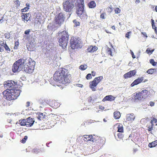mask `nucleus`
Wrapping results in <instances>:
<instances>
[{"label": "nucleus", "mask_w": 157, "mask_h": 157, "mask_svg": "<svg viewBox=\"0 0 157 157\" xmlns=\"http://www.w3.org/2000/svg\"><path fill=\"white\" fill-rule=\"evenodd\" d=\"M68 70L64 68H61L56 71L53 75V79L56 82L57 86L63 87L71 82V79L69 77Z\"/></svg>", "instance_id": "obj_1"}, {"label": "nucleus", "mask_w": 157, "mask_h": 157, "mask_svg": "<svg viewBox=\"0 0 157 157\" xmlns=\"http://www.w3.org/2000/svg\"><path fill=\"white\" fill-rule=\"evenodd\" d=\"M21 92V90L17 88H12L11 89H6L2 93L5 98L8 101H13L17 99Z\"/></svg>", "instance_id": "obj_2"}, {"label": "nucleus", "mask_w": 157, "mask_h": 157, "mask_svg": "<svg viewBox=\"0 0 157 157\" xmlns=\"http://www.w3.org/2000/svg\"><path fill=\"white\" fill-rule=\"evenodd\" d=\"M35 62L30 59H24V71L28 73H32L34 69Z\"/></svg>", "instance_id": "obj_3"}, {"label": "nucleus", "mask_w": 157, "mask_h": 157, "mask_svg": "<svg viewBox=\"0 0 157 157\" xmlns=\"http://www.w3.org/2000/svg\"><path fill=\"white\" fill-rule=\"evenodd\" d=\"M59 36L60 37L59 39V44L63 48H64L67 45L69 36L66 31H63L59 33Z\"/></svg>", "instance_id": "obj_4"}, {"label": "nucleus", "mask_w": 157, "mask_h": 157, "mask_svg": "<svg viewBox=\"0 0 157 157\" xmlns=\"http://www.w3.org/2000/svg\"><path fill=\"white\" fill-rule=\"evenodd\" d=\"M150 92L146 89L143 90L141 92L136 93L134 95V98L135 101H141L147 98Z\"/></svg>", "instance_id": "obj_5"}, {"label": "nucleus", "mask_w": 157, "mask_h": 157, "mask_svg": "<svg viewBox=\"0 0 157 157\" xmlns=\"http://www.w3.org/2000/svg\"><path fill=\"white\" fill-rule=\"evenodd\" d=\"M75 0H67L62 3L63 9L66 12H71L74 7Z\"/></svg>", "instance_id": "obj_6"}, {"label": "nucleus", "mask_w": 157, "mask_h": 157, "mask_svg": "<svg viewBox=\"0 0 157 157\" xmlns=\"http://www.w3.org/2000/svg\"><path fill=\"white\" fill-rule=\"evenodd\" d=\"M24 59H20L16 61L13 64L12 71L13 72H16L21 71L24 65Z\"/></svg>", "instance_id": "obj_7"}, {"label": "nucleus", "mask_w": 157, "mask_h": 157, "mask_svg": "<svg viewBox=\"0 0 157 157\" xmlns=\"http://www.w3.org/2000/svg\"><path fill=\"white\" fill-rule=\"evenodd\" d=\"M71 46L73 49H77L78 48H80L81 42L78 38L75 37H72L70 40Z\"/></svg>", "instance_id": "obj_8"}, {"label": "nucleus", "mask_w": 157, "mask_h": 157, "mask_svg": "<svg viewBox=\"0 0 157 157\" xmlns=\"http://www.w3.org/2000/svg\"><path fill=\"white\" fill-rule=\"evenodd\" d=\"M65 17L64 14L62 12L56 15L54 18L55 24L58 26H60L64 21Z\"/></svg>", "instance_id": "obj_9"}, {"label": "nucleus", "mask_w": 157, "mask_h": 157, "mask_svg": "<svg viewBox=\"0 0 157 157\" xmlns=\"http://www.w3.org/2000/svg\"><path fill=\"white\" fill-rule=\"evenodd\" d=\"M4 86L7 88L6 89H11L12 88H16L17 82L12 80H8L5 82L4 84Z\"/></svg>", "instance_id": "obj_10"}, {"label": "nucleus", "mask_w": 157, "mask_h": 157, "mask_svg": "<svg viewBox=\"0 0 157 157\" xmlns=\"http://www.w3.org/2000/svg\"><path fill=\"white\" fill-rule=\"evenodd\" d=\"M98 83V77H96L92 81L90 82L89 87L93 91L96 90V86Z\"/></svg>", "instance_id": "obj_11"}, {"label": "nucleus", "mask_w": 157, "mask_h": 157, "mask_svg": "<svg viewBox=\"0 0 157 157\" xmlns=\"http://www.w3.org/2000/svg\"><path fill=\"white\" fill-rule=\"evenodd\" d=\"M136 73V70L131 71L125 73L124 75V77L125 79L130 78L134 76Z\"/></svg>", "instance_id": "obj_12"}, {"label": "nucleus", "mask_w": 157, "mask_h": 157, "mask_svg": "<svg viewBox=\"0 0 157 157\" xmlns=\"http://www.w3.org/2000/svg\"><path fill=\"white\" fill-rule=\"evenodd\" d=\"M22 20L25 22H28L29 21H30L31 17V15L30 13H22L21 15Z\"/></svg>", "instance_id": "obj_13"}, {"label": "nucleus", "mask_w": 157, "mask_h": 157, "mask_svg": "<svg viewBox=\"0 0 157 157\" xmlns=\"http://www.w3.org/2000/svg\"><path fill=\"white\" fill-rule=\"evenodd\" d=\"M144 80V77H141L138 78L135 80L131 84L130 86L133 87L136 85H137L143 82Z\"/></svg>", "instance_id": "obj_14"}, {"label": "nucleus", "mask_w": 157, "mask_h": 157, "mask_svg": "<svg viewBox=\"0 0 157 157\" xmlns=\"http://www.w3.org/2000/svg\"><path fill=\"white\" fill-rule=\"evenodd\" d=\"M49 104L51 107L55 109H56L59 106V104L55 100L50 101Z\"/></svg>", "instance_id": "obj_15"}, {"label": "nucleus", "mask_w": 157, "mask_h": 157, "mask_svg": "<svg viewBox=\"0 0 157 157\" xmlns=\"http://www.w3.org/2000/svg\"><path fill=\"white\" fill-rule=\"evenodd\" d=\"M135 118V116L133 113L128 114L126 116V119L127 121L132 122Z\"/></svg>", "instance_id": "obj_16"}, {"label": "nucleus", "mask_w": 157, "mask_h": 157, "mask_svg": "<svg viewBox=\"0 0 157 157\" xmlns=\"http://www.w3.org/2000/svg\"><path fill=\"white\" fill-rule=\"evenodd\" d=\"M26 126L27 127H31L33 125L34 122V121L31 118L29 117L26 120Z\"/></svg>", "instance_id": "obj_17"}, {"label": "nucleus", "mask_w": 157, "mask_h": 157, "mask_svg": "<svg viewBox=\"0 0 157 157\" xmlns=\"http://www.w3.org/2000/svg\"><path fill=\"white\" fill-rule=\"evenodd\" d=\"M78 9L76 11V13L78 15V16H79L83 12L85 11L84 9V5H82L81 6V5H77Z\"/></svg>", "instance_id": "obj_18"}, {"label": "nucleus", "mask_w": 157, "mask_h": 157, "mask_svg": "<svg viewBox=\"0 0 157 157\" xmlns=\"http://www.w3.org/2000/svg\"><path fill=\"white\" fill-rule=\"evenodd\" d=\"M83 140L87 142L89 141H94V139L91 135H84L83 136Z\"/></svg>", "instance_id": "obj_19"}, {"label": "nucleus", "mask_w": 157, "mask_h": 157, "mask_svg": "<svg viewBox=\"0 0 157 157\" xmlns=\"http://www.w3.org/2000/svg\"><path fill=\"white\" fill-rule=\"evenodd\" d=\"M115 98V97H113L112 95H109L106 96L102 100L103 101H112L114 100Z\"/></svg>", "instance_id": "obj_20"}, {"label": "nucleus", "mask_w": 157, "mask_h": 157, "mask_svg": "<svg viewBox=\"0 0 157 157\" xmlns=\"http://www.w3.org/2000/svg\"><path fill=\"white\" fill-rule=\"evenodd\" d=\"M117 132H119L122 133L124 132V128L123 125L121 124H117Z\"/></svg>", "instance_id": "obj_21"}, {"label": "nucleus", "mask_w": 157, "mask_h": 157, "mask_svg": "<svg viewBox=\"0 0 157 157\" xmlns=\"http://www.w3.org/2000/svg\"><path fill=\"white\" fill-rule=\"evenodd\" d=\"M37 118L40 120H41L45 118L46 116L41 113H38L37 114Z\"/></svg>", "instance_id": "obj_22"}, {"label": "nucleus", "mask_w": 157, "mask_h": 157, "mask_svg": "<svg viewBox=\"0 0 157 157\" xmlns=\"http://www.w3.org/2000/svg\"><path fill=\"white\" fill-rule=\"evenodd\" d=\"M97 47L92 46H90L87 49V51L89 52H93L97 50Z\"/></svg>", "instance_id": "obj_23"}, {"label": "nucleus", "mask_w": 157, "mask_h": 157, "mask_svg": "<svg viewBox=\"0 0 157 157\" xmlns=\"http://www.w3.org/2000/svg\"><path fill=\"white\" fill-rule=\"evenodd\" d=\"M105 139L104 137H99V145L103 146L105 142Z\"/></svg>", "instance_id": "obj_24"}, {"label": "nucleus", "mask_w": 157, "mask_h": 157, "mask_svg": "<svg viewBox=\"0 0 157 157\" xmlns=\"http://www.w3.org/2000/svg\"><path fill=\"white\" fill-rule=\"evenodd\" d=\"M88 6L90 8H94L96 6V4L94 1H91L88 3Z\"/></svg>", "instance_id": "obj_25"}, {"label": "nucleus", "mask_w": 157, "mask_h": 157, "mask_svg": "<svg viewBox=\"0 0 157 157\" xmlns=\"http://www.w3.org/2000/svg\"><path fill=\"white\" fill-rule=\"evenodd\" d=\"M113 114L114 118L116 119H119L121 117L120 113L118 111L115 112L113 113Z\"/></svg>", "instance_id": "obj_26"}, {"label": "nucleus", "mask_w": 157, "mask_h": 157, "mask_svg": "<svg viewBox=\"0 0 157 157\" xmlns=\"http://www.w3.org/2000/svg\"><path fill=\"white\" fill-rule=\"evenodd\" d=\"M78 17H79L82 19H84L87 18V16L86 12L85 11H83L80 15H79Z\"/></svg>", "instance_id": "obj_27"}, {"label": "nucleus", "mask_w": 157, "mask_h": 157, "mask_svg": "<svg viewBox=\"0 0 157 157\" xmlns=\"http://www.w3.org/2000/svg\"><path fill=\"white\" fill-rule=\"evenodd\" d=\"M124 135L121 133H118L117 134V137H116V139L117 140L119 141L121 140H122L124 137Z\"/></svg>", "instance_id": "obj_28"}, {"label": "nucleus", "mask_w": 157, "mask_h": 157, "mask_svg": "<svg viewBox=\"0 0 157 157\" xmlns=\"http://www.w3.org/2000/svg\"><path fill=\"white\" fill-rule=\"evenodd\" d=\"M157 145V140H155L151 143H149L148 144V146L150 147H155Z\"/></svg>", "instance_id": "obj_29"}, {"label": "nucleus", "mask_w": 157, "mask_h": 157, "mask_svg": "<svg viewBox=\"0 0 157 157\" xmlns=\"http://www.w3.org/2000/svg\"><path fill=\"white\" fill-rule=\"evenodd\" d=\"M156 71V69L155 68L154 69H148L147 71V73L148 74H152L155 73Z\"/></svg>", "instance_id": "obj_30"}, {"label": "nucleus", "mask_w": 157, "mask_h": 157, "mask_svg": "<svg viewBox=\"0 0 157 157\" xmlns=\"http://www.w3.org/2000/svg\"><path fill=\"white\" fill-rule=\"evenodd\" d=\"M26 120L23 119L22 120H19V121L18 123L21 126H26Z\"/></svg>", "instance_id": "obj_31"}, {"label": "nucleus", "mask_w": 157, "mask_h": 157, "mask_svg": "<svg viewBox=\"0 0 157 157\" xmlns=\"http://www.w3.org/2000/svg\"><path fill=\"white\" fill-rule=\"evenodd\" d=\"M77 5H84V0H77Z\"/></svg>", "instance_id": "obj_32"}, {"label": "nucleus", "mask_w": 157, "mask_h": 157, "mask_svg": "<svg viewBox=\"0 0 157 157\" xmlns=\"http://www.w3.org/2000/svg\"><path fill=\"white\" fill-rule=\"evenodd\" d=\"M151 124L153 125L154 124L157 125V119L155 118H153V119L151 121Z\"/></svg>", "instance_id": "obj_33"}, {"label": "nucleus", "mask_w": 157, "mask_h": 157, "mask_svg": "<svg viewBox=\"0 0 157 157\" xmlns=\"http://www.w3.org/2000/svg\"><path fill=\"white\" fill-rule=\"evenodd\" d=\"M14 3L15 6L17 8L20 6V2L19 0H17L14 1Z\"/></svg>", "instance_id": "obj_34"}, {"label": "nucleus", "mask_w": 157, "mask_h": 157, "mask_svg": "<svg viewBox=\"0 0 157 157\" xmlns=\"http://www.w3.org/2000/svg\"><path fill=\"white\" fill-rule=\"evenodd\" d=\"M87 68V66L86 65H81L79 67V69L83 71L86 69Z\"/></svg>", "instance_id": "obj_35"}, {"label": "nucleus", "mask_w": 157, "mask_h": 157, "mask_svg": "<svg viewBox=\"0 0 157 157\" xmlns=\"http://www.w3.org/2000/svg\"><path fill=\"white\" fill-rule=\"evenodd\" d=\"M4 47L5 48L6 51L8 53H9L10 52V49L7 44L5 45Z\"/></svg>", "instance_id": "obj_36"}, {"label": "nucleus", "mask_w": 157, "mask_h": 157, "mask_svg": "<svg viewBox=\"0 0 157 157\" xmlns=\"http://www.w3.org/2000/svg\"><path fill=\"white\" fill-rule=\"evenodd\" d=\"M150 62L153 66H155L157 64V63L154 61L153 59H151L150 60Z\"/></svg>", "instance_id": "obj_37"}, {"label": "nucleus", "mask_w": 157, "mask_h": 157, "mask_svg": "<svg viewBox=\"0 0 157 157\" xmlns=\"http://www.w3.org/2000/svg\"><path fill=\"white\" fill-rule=\"evenodd\" d=\"M107 52L109 55H110L111 56H113L112 52L110 48L108 47L107 48Z\"/></svg>", "instance_id": "obj_38"}, {"label": "nucleus", "mask_w": 157, "mask_h": 157, "mask_svg": "<svg viewBox=\"0 0 157 157\" xmlns=\"http://www.w3.org/2000/svg\"><path fill=\"white\" fill-rule=\"evenodd\" d=\"M154 49H153L152 50H151L150 48H147L146 50L147 53L149 54H151L152 53V52L154 51Z\"/></svg>", "instance_id": "obj_39"}, {"label": "nucleus", "mask_w": 157, "mask_h": 157, "mask_svg": "<svg viewBox=\"0 0 157 157\" xmlns=\"http://www.w3.org/2000/svg\"><path fill=\"white\" fill-rule=\"evenodd\" d=\"M114 11L116 13L118 14L120 13L121 10L119 8H115L114 9Z\"/></svg>", "instance_id": "obj_40"}, {"label": "nucleus", "mask_w": 157, "mask_h": 157, "mask_svg": "<svg viewBox=\"0 0 157 157\" xmlns=\"http://www.w3.org/2000/svg\"><path fill=\"white\" fill-rule=\"evenodd\" d=\"M10 33H5L4 35V36H5V37L7 39H9L10 37Z\"/></svg>", "instance_id": "obj_41"}, {"label": "nucleus", "mask_w": 157, "mask_h": 157, "mask_svg": "<svg viewBox=\"0 0 157 157\" xmlns=\"http://www.w3.org/2000/svg\"><path fill=\"white\" fill-rule=\"evenodd\" d=\"M40 150L37 148H34L33 150V152L35 153H37L40 152Z\"/></svg>", "instance_id": "obj_42"}, {"label": "nucleus", "mask_w": 157, "mask_h": 157, "mask_svg": "<svg viewBox=\"0 0 157 157\" xmlns=\"http://www.w3.org/2000/svg\"><path fill=\"white\" fill-rule=\"evenodd\" d=\"M27 136H25L24 138L21 140V142L23 143H25L26 142V140H27Z\"/></svg>", "instance_id": "obj_43"}, {"label": "nucleus", "mask_w": 157, "mask_h": 157, "mask_svg": "<svg viewBox=\"0 0 157 157\" xmlns=\"http://www.w3.org/2000/svg\"><path fill=\"white\" fill-rule=\"evenodd\" d=\"M73 22L75 24L76 26H78L80 25V23L79 22L77 21L76 20H73Z\"/></svg>", "instance_id": "obj_44"}, {"label": "nucleus", "mask_w": 157, "mask_h": 157, "mask_svg": "<svg viewBox=\"0 0 157 157\" xmlns=\"http://www.w3.org/2000/svg\"><path fill=\"white\" fill-rule=\"evenodd\" d=\"M152 28L154 29L155 32V34L157 35V27H156V26L154 25H152Z\"/></svg>", "instance_id": "obj_45"}, {"label": "nucleus", "mask_w": 157, "mask_h": 157, "mask_svg": "<svg viewBox=\"0 0 157 157\" xmlns=\"http://www.w3.org/2000/svg\"><path fill=\"white\" fill-rule=\"evenodd\" d=\"M92 78L91 75L90 74H88L86 76V78L87 79H91Z\"/></svg>", "instance_id": "obj_46"}, {"label": "nucleus", "mask_w": 157, "mask_h": 157, "mask_svg": "<svg viewBox=\"0 0 157 157\" xmlns=\"http://www.w3.org/2000/svg\"><path fill=\"white\" fill-rule=\"evenodd\" d=\"M131 33V31H129L127 32L125 34V37L128 38H130V35Z\"/></svg>", "instance_id": "obj_47"}, {"label": "nucleus", "mask_w": 157, "mask_h": 157, "mask_svg": "<svg viewBox=\"0 0 157 157\" xmlns=\"http://www.w3.org/2000/svg\"><path fill=\"white\" fill-rule=\"evenodd\" d=\"M6 44V42H4V41H0V45L1 46L4 47L5 45Z\"/></svg>", "instance_id": "obj_48"}, {"label": "nucleus", "mask_w": 157, "mask_h": 157, "mask_svg": "<svg viewBox=\"0 0 157 157\" xmlns=\"http://www.w3.org/2000/svg\"><path fill=\"white\" fill-rule=\"evenodd\" d=\"M29 8L27 7H25L23 9H21V11L22 12H25L28 10Z\"/></svg>", "instance_id": "obj_49"}, {"label": "nucleus", "mask_w": 157, "mask_h": 157, "mask_svg": "<svg viewBox=\"0 0 157 157\" xmlns=\"http://www.w3.org/2000/svg\"><path fill=\"white\" fill-rule=\"evenodd\" d=\"M153 125H153V124H151V126L149 125L148 126V131H151L152 130L153 127Z\"/></svg>", "instance_id": "obj_50"}, {"label": "nucleus", "mask_w": 157, "mask_h": 157, "mask_svg": "<svg viewBox=\"0 0 157 157\" xmlns=\"http://www.w3.org/2000/svg\"><path fill=\"white\" fill-rule=\"evenodd\" d=\"M106 15V13H102L100 15V17L102 19H105V16Z\"/></svg>", "instance_id": "obj_51"}, {"label": "nucleus", "mask_w": 157, "mask_h": 157, "mask_svg": "<svg viewBox=\"0 0 157 157\" xmlns=\"http://www.w3.org/2000/svg\"><path fill=\"white\" fill-rule=\"evenodd\" d=\"M88 101L89 102H92V103H93V102L94 100H92V98L91 97H89L88 98Z\"/></svg>", "instance_id": "obj_52"}, {"label": "nucleus", "mask_w": 157, "mask_h": 157, "mask_svg": "<svg viewBox=\"0 0 157 157\" xmlns=\"http://www.w3.org/2000/svg\"><path fill=\"white\" fill-rule=\"evenodd\" d=\"M19 42L18 41H16L15 42V47H14V49H15V47H17L19 45Z\"/></svg>", "instance_id": "obj_53"}, {"label": "nucleus", "mask_w": 157, "mask_h": 157, "mask_svg": "<svg viewBox=\"0 0 157 157\" xmlns=\"http://www.w3.org/2000/svg\"><path fill=\"white\" fill-rule=\"evenodd\" d=\"M130 51H131V53L132 55V58L133 59L135 58L136 56L134 55L133 52L131 50Z\"/></svg>", "instance_id": "obj_54"}, {"label": "nucleus", "mask_w": 157, "mask_h": 157, "mask_svg": "<svg viewBox=\"0 0 157 157\" xmlns=\"http://www.w3.org/2000/svg\"><path fill=\"white\" fill-rule=\"evenodd\" d=\"M30 29H28L25 32V34H29V32H30Z\"/></svg>", "instance_id": "obj_55"}, {"label": "nucleus", "mask_w": 157, "mask_h": 157, "mask_svg": "<svg viewBox=\"0 0 157 157\" xmlns=\"http://www.w3.org/2000/svg\"><path fill=\"white\" fill-rule=\"evenodd\" d=\"M155 103L153 101H150V105L151 106H153L154 105Z\"/></svg>", "instance_id": "obj_56"}, {"label": "nucleus", "mask_w": 157, "mask_h": 157, "mask_svg": "<svg viewBox=\"0 0 157 157\" xmlns=\"http://www.w3.org/2000/svg\"><path fill=\"white\" fill-rule=\"evenodd\" d=\"M77 86L80 87L82 88V87L83 85L81 84H77Z\"/></svg>", "instance_id": "obj_57"}, {"label": "nucleus", "mask_w": 157, "mask_h": 157, "mask_svg": "<svg viewBox=\"0 0 157 157\" xmlns=\"http://www.w3.org/2000/svg\"><path fill=\"white\" fill-rule=\"evenodd\" d=\"M141 34H143L144 36H146V37H147V34L145 32H142Z\"/></svg>", "instance_id": "obj_58"}, {"label": "nucleus", "mask_w": 157, "mask_h": 157, "mask_svg": "<svg viewBox=\"0 0 157 157\" xmlns=\"http://www.w3.org/2000/svg\"><path fill=\"white\" fill-rule=\"evenodd\" d=\"M30 102H29V101H27L26 102V107H29V105H30Z\"/></svg>", "instance_id": "obj_59"}, {"label": "nucleus", "mask_w": 157, "mask_h": 157, "mask_svg": "<svg viewBox=\"0 0 157 157\" xmlns=\"http://www.w3.org/2000/svg\"><path fill=\"white\" fill-rule=\"evenodd\" d=\"M91 73L93 76H95L96 74L95 72L94 71H92Z\"/></svg>", "instance_id": "obj_60"}, {"label": "nucleus", "mask_w": 157, "mask_h": 157, "mask_svg": "<svg viewBox=\"0 0 157 157\" xmlns=\"http://www.w3.org/2000/svg\"><path fill=\"white\" fill-rule=\"evenodd\" d=\"M103 78L102 76H99V82H100V81H101L102 79Z\"/></svg>", "instance_id": "obj_61"}, {"label": "nucleus", "mask_w": 157, "mask_h": 157, "mask_svg": "<svg viewBox=\"0 0 157 157\" xmlns=\"http://www.w3.org/2000/svg\"><path fill=\"white\" fill-rule=\"evenodd\" d=\"M151 25H153L155 24L154 21L153 19H151Z\"/></svg>", "instance_id": "obj_62"}, {"label": "nucleus", "mask_w": 157, "mask_h": 157, "mask_svg": "<svg viewBox=\"0 0 157 157\" xmlns=\"http://www.w3.org/2000/svg\"><path fill=\"white\" fill-rule=\"evenodd\" d=\"M105 157H112V156L111 155H105Z\"/></svg>", "instance_id": "obj_63"}, {"label": "nucleus", "mask_w": 157, "mask_h": 157, "mask_svg": "<svg viewBox=\"0 0 157 157\" xmlns=\"http://www.w3.org/2000/svg\"><path fill=\"white\" fill-rule=\"evenodd\" d=\"M111 28H112L114 30H116V29H115V27L114 25H113V26H112V27H111Z\"/></svg>", "instance_id": "obj_64"}]
</instances>
